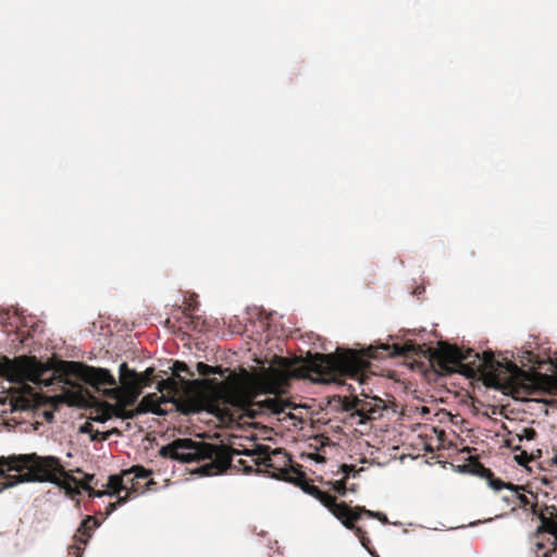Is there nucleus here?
Instances as JSON below:
<instances>
[{"label":"nucleus","instance_id":"1","mask_svg":"<svg viewBox=\"0 0 557 557\" xmlns=\"http://www.w3.org/2000/svg\"><path fill=\"white\" fill-rule=\"evenodd\" d=\"M160 456L177 460L182 463L200 462L208 460L199 468L202 475H216L228 469L235 460V456L245 455L248 460L239 458L237 463L244 472L250 473L253 466L259 472H265L271 478L287 481L296 474L300 466L293 465L289 455L281 448L271 449L269 446L260 445L256 449H230L223 445H215L205 442H196L191 438H177L172 443L162 446Z\"/></svg>","mask_w":557,"mask_h":557},{"label":"nucleus","instance_id":"2","mask_svg":"<svg viewBox=\"0 0 557 557\" xmlns=\"http://www.w3.org/2000/svg\"><path fill=\"white\" fill-rule=\"evenodd\" d=\"M0 375L12 383L32 382L36 385L51 386L63 383L71 385V377H76L100 392L102 386H112L102 391L103 395L117 401L122 392L116 380L108 369L95 368L78 361L61 360L55 363H42L36 357L20 356L14 359L0 357Z\"/></svg>","mask_w":557,"mask_h":557},{"label":"nucleus","instance_id":"3","mask_svg":"<svg viewBox=\"0 0 557 557\" xmlns=\"http://www.w3.org/2000/svg\"><path fill=\"white\" fill-rule=\"evenodd\" d=\"M294 369L295 363L290 359L277 357L275 362L258 376L259 387L274 396L258 401H252L250 391L235 374H231L222 382L215 379H206L202 382L210 388L213 397L225 406L246 410L252 418L258 412L278 416L292 407V404L282 399L278 394L289 385L293 377L297 376Z\"/></svg>","mask_w":557,"mask_h":557},{"label":"nucleus","instance_id":"4","mask_svg":"<svg viewBox=\"0 0 557 557\" xmlns=\"http://www.w3.org/2000/svg\"><path fill=\"white\" fill-rule=\"evenodd\" d=\"M420 347L412 343L406 344H382L380 346H369L363 350L338 349L335 354L308 355L305 369L310 375H315L313 380L329 383L336 382L342 377L358 380L361 385L369 377L366 374L370 368L369 359H384L389 357H409L416 355Z\"/></svg>","mask_w":557,"mask_h":557},{"label":"nucleus","instance_id":"5","mask_svg":"<svg viewBox=\"0 0 557 557\" xmlns=\"http://www.w3.org/2000/svg\"><path fill=\"white\" fill-rule=\"evenodd\" d=\"M23 482H49L64 490L69 496L79 495L81 490L92 498L111 495L108 491L94 490L88 482H79L66 472L58 457L37 454L0 457V492Z\"/></svg>","mask_w":557,"mask_h":557},{"label":"nucleus","instance_id":"6","mask_svg":"<svg viewBox=\"0 0 557 557\" xmlns=\"http://www.w3.org/2000/svg\"><path fill=\"white\" fill-rule=\"evenodd\" d=\"M430 361L443 372H451L462 367V373L474 377L480 375L488 387H511L516 377L522 370L512 361H499L490 350L482 355L473 349H461L455 345L441 344L431 351Z\"/></svg>","mask_w":557,"mask_h":557},{"label":"nucleus","instance_id":"7","mask_svg":"<svg viewBox=\"0 0 557 557\" xmlns=\"http://www.w3.org/2000/svg\"><path fill=\"white\" fill-rule=\"evenodd\" d=\"M360 395L363 398L344 397L342 400L343 409L350 412L351 424H364L380 419L386 409L385 401L377 396H370L364 388Z\"/></svg>","mask_w":557,"mask_h":557},{"label":"nucleus","instance_id":"8","mask_svg":"<svg viewBox=\"0 0 557 557\" xmlns=\"http://www.w3.org/2000/svg\"><path fill=\"white\" fill-rule=\"evenodd\" d=\"M290 483L299 486L305 493L317 498L324 507H326L332 513L336 509V506H339L336 497L331 495L327 492L321 491L318 486L311 483L310 480L307 479L306 474L299 469L296 474L289 480Z\"/></svg>","mask_w":557,"mask_h":557},{"label":"nucleus","instance_id":"9","mask_svg":"<svg viewBox=\"0 0 557 557\" xmlns=\"http://www.w3.org/2000/svg\"><path fill=\"white\" fill-rule=\"evenodd\" d=\"M151 474L152 471L145 469L143 466H133L131 469L124 470L121 478L124 479L123 485H125V495H128L131 498L133 494L137 495L143 493L146 488L150 490V485L154 484L153 480H149L145 484H140L138 479H148Z\"/></svg>","mask_w":557,"mask_h":557},{"label":"nucleus","instance_id":"10","mask_svg":"<svg viewBox=\"0 0 557 557\" xmlns=\"http://www.w3.org/2000/svg\"><path fill=\"white\" fill-rule=\"evenodd\" d=\"M541 524L536 529V537L547 533L554 536L552 550H547L542 557H557V507L546 506L539 513Z\"/></svg>","mask_w":557,"mask_h":557},{"label":"nucleus","instance_id":"11","mask_svg":"<svg viewBox=\"0 0 557 557\" xmlns=\"http://www.w3.org/2000/svg\"><path fill=\"white\" fill-rule=\"evenodd\" d=\"M350 506H348L345 502H342L339 503V506H336V509L334 510V517L336 519H338L342 524L354 532V534L359 539L361 545L367 548L368 550H370L369 548V544H370V540L367 537L366 535V531L360 528V527H357L355 524L356 521H358L357 519H352L351 517L348 516V513H350Z\"/></svg>","mask_w":557,"mask_h":557},{"label":"nucleus","instance_id":"12","mask_svg":"<svg viewBox=\"0 0 557 557\" xmlns=\"http://www.w3.org/2000/svg\"><path fill=\"white\" fill-rule=\"evenodd\" d=\"M170 403L165 396H159L157 393H151L143 397L136 407V413L144 414L147 412L157 416H165L168 410L162 407L163 404Z\"/></svg>","mask_w":557,"mask_h":557},{"label":"nucleus","instance_id":"13","mask_svg":"<svg viewBox=\"0 0 557 557\" xmlns=\"http://www.w3.org/2000/svg\"><path fill=\"white\" fill-rule=\"evenodd\" d=\"M471 467V472L487 480L488 482V485L495 490V491H499L502 488H507V490H516L517 487H513V484L508 482V483H505L504 481H502L500 479H497L494 476V473L492 472L491 469L488 468H485L479 460L474 459L470 462L469 465Z\"/></svg>","mask_w":557,"mask_h":557},{"label":"nucleus","instance_id":"14","mask_svg":"<svg viewBox=\"0 0 557 557\" xmlns=\"http://www.w3.org/2000/svg\"><path fill=\"white\" fill-rule=\"evenodd\" d=\"M513 487L517 488L510 491L512 492V496L518 502L519 506L524 510H530L533 515L539 517L541 510L547 505H544L541 508H539L536 494L530 492V496H527L525 494L521 493V491H525V487L523 485L513 484Z\"/></svg>","mask_w":557,"mask_h":557},{"label":"nucleus","instance_id":"15","mask_svg":"<svg viewBox=\"0 0 557 557\" xmlns=\"http://www.w3.org/2000/svg\"><path fill=\"white\" fill-rule=\"evenodd\" d=\"M120 381L124 389H138L139 385V373L135 370L129 369L126 362L120 366Z\"/></svg>","mask_w":557,"mask_h":557},{"label":"nucleus","instance_id":"16","mask_svg":"<svg viewBox=\"0 0 557 557\" xmlns=\"http://www.w3.org/2000/svg\"><path fill=\"white\" fill-rule=\"evenodd\" d=\"M99 525L98 520L92 516H87L81 523L77 529L73 540L76 542H81L84 545H87L89 539L91 537V530Z\"/></svg>","mask_w":557,"mask_h":557},{"label":"nucleus","instance_id":"17","mask_svg":"<svg viewBox=\"0 0 557 557\" xmlns=\"http://www.w3.org/2000/svg\"><path fill=\"white\" fill-rule=\"evenodd\" d=\"M106 407L109 410H111L112 417L114 416V417L123 419V420L134 419L137 416H139V413H136V408L131 409V410L127 409L128 406L123 404L122 400H120L115 404L106 403Z\"/></svg>","mask_w":557,"mask_h":557},{"label":"nucleus","instance_id":"18","mask_svg":"<svg viewBox=\"0 0 557 557\" xmlns=\"http://www.w3.org/2000/svg\"><path fill=\"white\" fill-rule=\"evenodd\" d=\"M123 480L124 479L117 474H112L109 476L107 487L109 490L108 492L111 493L110 496H113V495L120 496V493L122 491H124V488H125V485H123Z\"/></svg>","mask_w":557,"mask_h":557},{"label":"nucleus","instance_id":"19","mask_svg":"<svg viewBox=\"0 0 557 557\" xmlns=\"http://www.w3.org/2000/svg\"><path fill=\"white\" fill-rule=\"evenodd\" d=\"M197 372L202 376H209L211 374H224L227 369H222L220 366L212 367L205 362H198L197 366Z\"/></svg>","mask_w":557,"mask_h":557},{"label":"nucleus","instance_id":"20","mask_svg":"<svg viewBox=\"0 0 557 557\" xmlns=\"http://www.w3.org/2000/svg\"><path fill=\"white\" fill-rule=\"evenodd\" d=\"M157 388L160 392L168 391L170 394L175 395L178 391L177 382L173 377H168L158 382Z\"/></svg>","mask_w":557,"mask_h":557},{"label":"nucleus","instance_id":"21","mask_svg":"<svg viewBox=\"0 0 557 557\" xmlns=\"http://www.w3.org/2000/svg\"><path fill=\"white\" fill-rule=\"evenodd\" d=\"M177 409L185 414L198 412L200 410V406L197 401L194 400H185L177 404Z\"/></svg>","mask_w":557,"mask_h":557},{"label":"nucleus","instance_id":"22","mask_svg":"<svg viewBox=\"0 0 557 557\" xmlns=\"http://www.w3.org/2000/svg\"><path fill=\"white\" fill-rule=\"evenodd\" d=\"M350 510L351 511H350V513H348V516L351 517L352 519H357V520H359L362 515H366L370 518H375V516H376V511L369 510L363 506L350 507Z\"/></svg>","mask_w":557,"mask_h":557},{"label":"nucleus","instance_id":"23","mask_svg":"<svg viewBox=\"0 0 557 557\" xmlns=\"http://www.w3.org/2000/svg\"><path fill=\"white\" fill-rule=\"evenodd\" d=\"M106 403H101L97 408V416L92 418L94 421L103 423L112 417L111 410L106 407Z\"/></svg>","mask_w":557,"mask_h":557},{"label":"nucleus","instance_id":"24","mask_svg":"<svg viewBox=\"0 0 557 557\" xmlns=\"http://www.w3.org/2000/svg\"><path fill=\"white\" fill-rule=\"evenodd\" d=\"M153 373H154L153 368H147L143 373L139 374L140 389H143V387H145V386L151 385V383L153 381Z\"/></svg>","mask_w":557,"mask_h":557},{"label":"nucleus","instance_id":"25","mask_svg":"<svg viewBox=\"0 0 557 557\" xmlns=\"http://www.w3.org/2000/svg\"><path fill=\"white\" fill-rule=\"evenodd\" d=\"M141 389H125V396L122 395V401L126 406H133L137 399V397L140 395Z\"/></svg>","mask_w":557,"mask_h":557},{"label":"nucleus","instance_id":"26","mask_svg":"<svg viewBox=\"0 0 557 557\" xmlns=\"http://www.w3.org/2000/svg\"><path fill=\"white\" fill-rule=\"evenodd\" d=\"M85 546L81 542L74 541V544L69 547V556L82 557Z\"/></svg>","mask_w":557,"mask_h":557},{"label":"nucleus","instance_id":"27","mask_svg":"<svg viewBox=\"0 0 557 557\" xmlns=\"http://www.w3.org/2000/svg\"><path fill=\"white\" fill-rule=\"evenodd\" d=\"M128 499H129L128 495L119 496L116 502H114V503H110V504L107 506L106 515H107V516L111 515V513L116 509V507H117L119 505H123V504H125Z\"/></svg>","mask_w":557,"mask_h":557},{"label":"nucleus","instance_id":"28","mask_svg":"<svg viewBox=\"0 0 557 557\" xmlns=\"http://www.w3.org/2000/svg\"><path fill=\"white\" fill-rule=\"evenodd\" d=\"M172 371L176 376L180 375V372H185L193 375V373L189 371L188 366L183 361H175L173 363Z\"/></svg>","mask_w":557,"mask_h":557},{"label":"nucleus","instance_id":"29","mask_svg":"<svg viewBox=\"0 0 557 557\" xmlns=\"http://www.w3.org/2000/svg\"><path fill=\"white\" fill-rule=\"evenodd\" d=\"M112 433H117V430L114 429V430L108 431V432L94 431L91 433V440L92 441H107Z\"/></svg>","mask_w":557,"mask_h":557},{"label":"nucleus","instance_id":"30","mask_svg":"<svg viewBox=\"0 0 557 557\" xmlns=\"http://www.w3.org/2000/svg\"><path fill=\"white\" fill-rule=\"evenodd\" d=\"M332 488L338 493L341 496H345L346 495V480L343 479V480H338V481H335L332 483Z\"/></svg>","mask_w":557,"mask_h":557},{"label":"nucleus","instance_id":"31","mask_svg":"<svg viewBox=\"0 0 557 557\" xmlns=\"http://www.w3.org/2000/svg\"><path fill=\"white\" fill-rule=\"evenodd\" d=\"M197 307H198V302L194 298H190V300L185 304V307L183 310L184 315L187 317V315L193 314V312L197 309Z\"/></svg>","mask_w":557,"mask_h":557},{"label":"nucleus","instance_id":"32","mask_svg":"<svg viewBox=\"0 0 557 557\" xmlns=\"http://www.w3.org/2000/svg\"><path fill=\"white\" fill-rule=\"evenodd\" d=\"M186 318L190 319V323L194 324V330L202 331L205 321L201 320L200 317H195V315L190 314V315H187Z\"/></svg>","mask_w":557,"mask_h":557},{"label":"nucleus","instance_id":"33","mask_svg":"<svg viewBox=\"0 0 557 557\" xmlns=\"http://www.w3.org/2000/svg\"><path fill=\"white\" fill-rule=\"evenodd\" d=\"M515 459L519 465L524 466L527 462H529L530 457L525 451H522L520 455H517Z\"/></svg>","mask_w":557,"mask_h":557},{"label":"nucleus","instance_id":"34","mask_svg":"<svg viewBox=\"0 0 557 557\" xmlns=\"http://www.w3.org/2000/svg\"><path fill=\"white\" fill-rule=\"evenodd\" d=\"M536 436V431L532 428H525L523 430V437L531 441L534 440Z\"/></svg>","mask_w":557,"mask_h":557},{"label":"nucleus","instance_id":"35","mask_svg":"<svg viewBox=\"0 0 557 557\" xmlns=\"http://www.w3.org/2000/svg\"><path fill=\"white\" fill-rule=\"evenodd\" d=\"M79 431H81L82 433H90V434H91V433L94 432V426H92V424H91V423L86 422V423H84V424L81 426Z\"/></svg>","mask_w":557,"mask_h":557},{"label":"nucleus","instance_id":"36","mask_svg":"<svg viewBox=\"0 0 557 557\" xmlns=\"http://www.w3.org/2000/svg\"><path fill=\"white\" fill-rule=\"evenodd\" d=\"M342 470H343V473L345 474L344 479L346 480V478L350 474V472L355 471V466L343 465Z\"/></svg>","mask_w":557,"mask_h":557},{"label":"nucleus","instance_id":"37","mask_svg":"<svg viewBox=\"0 0 557 557\" xmlns=\"http://www.w3.org/2000/svg\"><path fill=\"white\" fill-rule=\"evenodd\" d=\"M375 519H377L379 521H381L384 524L388 523V519H387L386 515H384L383 512L376 511Z\"/></svg>","mask_w":557,"mask_h":557},{"label":"nucleus","instance_id":"38","mask_svg":"<svg viewBox=\"0 0 557 557\" xmlns=\"http://www.w3.org/2000/svg\"><path fill=\"white\" fill-rule=\"evenodd\" d=\"M224 416H228V419H230L231 421L235 420V418H234V416H233V414H228V413H227V410H224V411H222V412H221V417H222V419H224Z\"/></svg>","mask_w":557,"mask_h":557},{"label":"nucleus","instance_id":"39","mask_svg":"<svg viewBox=\"0 0 557 557\" xmlns=\"http://www.w3.org/2000/svg\"><path fill=\"white\" fill-rule=\"evenodd\" d=\"M92 480H94L92 474H85V480L83 482H88V485H90Z\"/></svg>","mask_w":557,"mask_h":557},{"label":"nucleus","instance_id":"40","mask_svg":"<svg viewBox=\"0 0 557 557\" xmlns=\"http://www.w3.org/2000/svg\"><path fill=\"white\" fill-rule=\"evenodd\" d=\"M69 472H70L71 474H72L73 472H75V473H83V470H82V469H79V468H77V469L72 470V471H69Z\"/></svg>","mask_w":557,"mask_h":557},{"label":"nucleus","instance_id":"41","mask_svg":"<svg viewBox=\"0 0 557 557\" xmlns=\"http://www.w3.org/2000/svg\"><path fill=\"white\" fill-rule=\"evenodd\" d=\"M149 480H150L149 478H148V479H138V482H139L140 484H145V483H146V482H148Z\"/></svg>","mask_w":557,"mask_h":557},{"label":"nucleus","instance_id":"42","mask_svg":"<svg viewBox=\"0 0 557 557\" xmlns=\"http://www.w3.org/2000/svg\"><path fill=\"white\" fill-rule=\"evenodd\" d=\"M536 546L539 547V549H543L544 548V545L540 542L536 543Z\"/></svg>","mask_w":557,"mask_h":557},{"label":"nucleus","instance_id":"43","mask_svg":"<svg viewBox=\"0 0 557 557\" xmlns=\"http://www.w3.org/2000/svg\"><path fill=\"white\" fill-rule=\"evenodd\" d=\"M553 461L557 466V455L554 457Z\"/></svg>","mask_w":557,"mask_h":557}]
</instances>
